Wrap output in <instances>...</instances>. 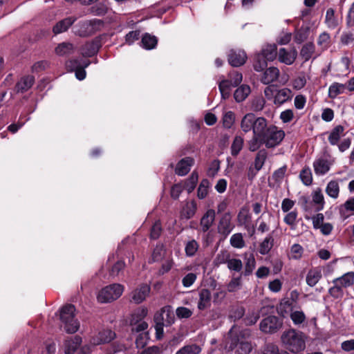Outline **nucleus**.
Here are the masks:
<instances>
[{"label": "nucleus", "mask_w": 354, "mask_h": 354, "mask_svg": "<svg viewBox=\"0 0 354 354\" xmlns=\"http://www.w3.org/2000/svg\"><path fill=\"white\" fill-rule=\"evenodd\" d=\"M246 330L236 333L234 327L229 332V340L227 342L228 348L231 351L236 349L237 354H249L252 346L251 344L245 339V335H248Z\"/></svg>", "instance_id": "f257e3e1"}, {"label": "nucleus", "mask_w": 354, "mask_h": 354, "mask_svg": "<svg viewBox=\"0 0 354 354\" xmlns=\"http://www.w3.org/2000/svg\"><path fill=\"white\" fill-rule=\"evenodd\" d=\"M281 341L288 350L295 353L304 351L306 347L303 333L294 329L284 332Z\"/></svg>", "instance_id": "f03ea898"}, {"label": "nucleus", "mask_w": 354, "mask_h": 354, "mask_svg": "<svg viewBox=\"0 0 354 354\" xmlns=\"http://www.w3.org/2000/svg\"><path fill=\"white\" fill-rule=\"evenodd\" d=\"M75 307L73 304L64 306L60 310L61 326L67 333H75L80 327V323L75 318Z\"/></svg>", "instance_id": "7ed1b4c3"}, {"label": "nucleus", "mask_w": 354, "mask_h": 354, "mask_svg": "<svg viewBox=\"0 0 354 354\" xmlns=\"http://www.w3.org/2000/svg\"><path fill=\"white\" fill-rule=\"evenodd\" d=\"M104 26V21L98 19H93L80 21L75 27V35L85 37L95 34L100 31Z\"/></svg>", "instance_id": "20e7f679"}, {"label": "nucleus", "mask_w": 354, "mask_h": 354, "mask_svg": "<svg viewBox=\"0 0 354 354\" xmlns=\"http://www.w3.org/2000/svg\"><path fill=\"white\" fill-rule=\"evenodd\" d=\"M124 287L119 283H113L103 288L97 297L100 303H110L118 299L122 294Z\"/></svg>", "instance_id": "39448f33"}, {"label": "nucleus", "mask_w": 354, "mask_h": 354, "mask_svg": "<svg viewBox=\"0 0 354 354\" xmlns=\"http://www.w3.org/2000/svg\"><path fill=\"white\" fill-rule=\"evenodd\" d=\"M284 137L285 133L283 130L274 125H270L261 140L267 148H273L279 145Z\"/></svg>", "instance_id": "423d86ee"}, {"label": "nucleus", "mask_w": 354, "mask_h": 354, "mask_svg": "<svg viewBox=\"0 0 354 354\" xmlns=\"http://www.w3.org/2000/svg\"><path fill=\"white\" fill-rule=\"evenodd\" d=\"M282 326L281 321L276 316L270 315L260 322V330L265 333H274Z\"/></svg>", "instance_id": "0eeeda50"}, {"label": "nucleus", "mask_w": 354, "mask_h": 354, "mask_svg": "<svg viewBox=\"0 0 354 354\" xmlns=\"http://www.w3.org/2000/svg\"><path fill=\"white\" fill-rule=\"evenodd\" d=\"M115 333L111 330L105 329L99 331L97 334L94 335L91 339V343L93 345H100L102 344H107L114 339Z\"/></svg>", "instance_id": "6e6552de"}, {"label": "nucleus", "mask_w": 354, "mask_h": 354, "mask_svg": "<svg viewBox=\"0 0 354 354\" xmlns=\"http://www.w3.org/2000/svg\"><path fill=\"white\" fill-rule=\"evenodd\" d=\"M168 307H163L160 311L157 312L154 315L156 336L158 339H160L163 337L165 326V313L167 312Z\"/></svg>", "instance_id": "1a4fd4ad"}, {"label": "nucleus", "mask_w": 354, "mask_h": 354, "mask_svg": "<svg viewBox=\"0 0 354 354\" xmlns=\"http://www.w3.org/2000/svg\"><path fill=\"white\" fill-rule=\"evenodd\" d=\"M234 225L232 223V216L230 213L224 214L221 218L218 225V232L219 234L227 236L234 229Z\"/></svg>", "instance_id": "9d476101"}, {"label": "nucleus", "mask_w": 354, "mask_h": 354, "mask_svg": "<svg viewBox=\"0 0 354 354\" xmlns=\"http://www.w3.org/2000/svg\"><path fill=\"white\" fill-rule=\"evenodd\" d=\"M149 292L150 287L147 284H142L132 291L131 301L135 304H140L149 295Z\"/></svg>", "instance_id": "9b49d317"}, {"label": "nucleus", "mask_w": 354, "mask_h": 354, "mask_svg": "<svg viewBox=\"0 0 354 354\" xmlns=\"http://www.w3.org/2000/svg\"><path fill=\"white\" fill-rule=\"evenodd\" d=\"M297 53L296 50H287L285 48H281L278 51V59L281 63L286 65H291L296 59Z\"/></svg>", "instance_id": "f8f14e48"}, {"label": "nucleus", "mask_w": 354, "mask_h": 354, "mask_svg": "<svg viewBox=\"0 0 354 354\" xmlns=\"http://www.w3.org/2000/svg\"><path fill=\"white\" fill-rule=\"evenodd\" d=\"M247 59L245 53L243 50H231L228 55V62L230 65L238 67L243 65Z\"/></svg>", "instance_id": "ddd939ff"}, {"label": "nucleus", "mask_w": 354, "mask_h": 354, "mask_svg": "<svg viewBox=\"0 0 354 354\" xmlns=\"http://www.w3.org/2000/svg\"><path fill=\"white\" fill-rule=\"evenodd\" d=\"M194 160L191 157H186L181 159L176 165L175 172L178 176H185L194 165Z\"/></svg>", "instance_id": "4468645a"}, {"label": "nucleus", "mask_w": 354, "mask_h": 354, "mask_svg": "<svg viewBox=\"0 0 354 354\" xmlns=\"http://www.w3.org/2000/svg\"><path fill=\"white\" fill-rule=\"evenodd\" d=\"M279 77V70L277 67L268 68L263 73L261 82L263 84H270L278 80Z\"/></svg>", "instance_id": "2eb2a0df"}, {"label": "nucleus", "mask_w": 354, "mask_h": 354, "mask_svg": "<svg viewBox=\"0 0 354 354\" xmlns=\"http://www.w3.org/2000/svg\"><path fill=\"white\" fill-rule=\"evenodd\" d=\"M292 93L290 89L283 88L276 91L274 95V104L280 106L288 100H291Z\"/></svg>", "instance_id": "dca6fc26"}, {"label": "nucleus", "mask_w": 354, "mask_h": 354, "mask_svg": "<svg viewBox=\"0 0 354 354\" xmlns=\"http://www.w3.org/2000/svg\"><path fill=\"white\" fill-rule=\"evenodd\" d=\"M313 168L317 175H324L330 170V163L326 158H319L314 161Z\"/></svg>", "instance_id": "f3484780"}, {"label": "nucleus", "mask_w": 354, "mask_h": 354, "mask_svg": "<svg viewBox=\"0 0 354 354\" xmlns=\"http://www.w3.org/2000/svg\"><path fill=\"white\" fill-rule=\"evenodd\" d=\"M215 215V211L212 209H209L202 216L200 224L203 232H206L211 227L214 221Z\"/></svg>", "instance_id": "a211bd4d"}, {"label": "nucleus", "mask_w": 354, "mask_h": 354, "mask_svg": "<svg viewBox=\"0 0 354 354\" xmlns=\"http://www.w3.org/2000/svg\"><path fill=\"white\" fill-rule=\"evenodd\" d=\"M75 17H66L58 21L53 28V31L55 35L66 31L73 23L76 21Z\"/></svg>", "instance_id": "6ab92c4d"}, {"label": "nucleus", "mask_w": 354, "mask_h": 354, "mask_svg": "<svg viewBox=\"0 0 354 354\" xmlns=\"http://www.w3.org/2000/svg\"><path fill=\"white\" fill-rule=\"evenodd\" d=\"M268 127L267 120L264 118L259 117L256 118L252 129L253 135L261 138L265 134L267 129H268Z\"/></svg>", "instance_id": "aec40b11"}, {"label": "nucleus", "mask_w": 354, "mask_h": 354, "mask_svg": "<svg viewBox=\"0 0 354 354\" xmlns=\"http://www.w3.org/2000/svg\"><path fill=\"white\" fill-rule=\"evenodd\" d=\"M354 283V272H348L340 277L333 280V283H337L343 289L351 286Z\"/></svg>", "instance_id": "412c9836"}, {"label": "nucleus", "mask_w": 354, "mask_h": 354, "mask_svg": "<svg viewBox=\"0 0 354 354\" xmlns=\"http://www.w3.org/2000/svg\"><path fill=\"white\" fill-rule=\"evenodd\" d=\"M211 305V292L207 289H202L199 292V301L198 303V308L199 310H203Z\"/></svg>", "instance_id": "4be33fe9"}, {"label": "nucleus", "mask_w": 354, "mask_h": 354, "mask_svg": "<svg viewBox=\"0 0 354 354\" xmlns=\"http://www.w3.org/2000/svg\"><path fill=\"white\" fill-rule=\"evenodd\" d=\"M81 343H82V338L78 335H76L73 337H71L69 339H67L64 344L65 353L66 354L74 353L77 351L78 347L80 346Z\"/></svg>", "instance_id": "5701e85b"}, {"label": "nucleus", "mask_w": 354, "mask_h": 354, "mask_svg": "<svg viewBox=\"0 0 354 354\" xmlns=\"http://www.w3.org/2000/svg\"><path fill=\"white\" fill-rule=\"evenodd\" d=\"M344 136V127L342 125L335 127L329 133L328 142L331 145H337L340 138Z\"/></svg>", "instance_id": "b1692460"}, {"label": "nucleus", "mask_w": 354, "mask_h": 354, "mask_svg": "<svg viewBox=\"0 0 354 354\" xmlns=\"http://www.w3.org/2000/svg\"><path fill=\"white\" fill-rule=\"evenodd\" d=\"M35 82V77L32 75L23 77L16 84L17 91L24 93L31 88Z\"/></svg>", "instance_id": "393cba45"}, {"label": "nucleus", "mask_w": 354, "mask_h": 354, "mask_svg": "<svg viewBox=\"0 0 354 354\" xmlns=\"http://www.w3.org/2000/svg\"><path fill=\"white\" fill-rule=\"evenodd\" d=\"M197 205L194 201L187 202L180 212V217L185 219H189L194 216L196 212Z\"/></svg>", "instance_id": "a878e982"}, {"label": "nucleus", "mask_w": 354, "mask_h": 354, "mask_svg": "<svg viewBox=\"0 0 354 354\" xmlns=\"http://www.w3.org/2000/svg\"><path fill=\"white\" fill-rule=\"evenodd\" d=\"M322 277L321 270L318 268H315L308 272L306 281L309 286L313 287L319 282Z\"/></svg>", "instance_id": "bb28decb"}, {"label": "nucleus", "mask_w": 354, "mask_h": 354, "mask_svg": "<svg viewBox=\"0 0 354 354\" xmlns=\"http://www.w3.org/2000/svg\"><path fill=\"white\" fill-rule=\"evenodd\" d=\"M311 196L313 203L315 205L316 211L319 212L322 210L324 207L325 201L322 189L320 188H317L312 192Z\"/></svg>", "instance_id": "cd10ccee"}, {"label": "nucleus", "mask_w": 354, "mask_h": 354, "mask_svg": "<svg viewBox=\"0 0 354 354\" xmlns=\"http://www.w3.org/2000/svg\"><path fill=\"white\" fill-rule=\"evenodd\" d=\"M256 118L254 114L249 113L245 114L241 120V128L245 132L248 133L253 129Z\"/></svg>", "instance_id": "c85d7f7f"}, {"label": "nucleus", "mask_w": 354, "mask_h": 354, "mask_svg": "<svg viewBox=\"0 0 354 354\" xmlns=\"http://www.w3.org/2000/svg\"><path fill=\"white\" fill-rule=\"evenodd\" d=\"M251 218L252 216L249 208L245 206L241 207L237 216L239 224L240 225H244L246 227L249 225Z\"/></svg>", "instance_id": "c756f323"}, {"label": "nucleus", "mask_w": 354, "mask_h": 354, "mask_svg": "<svg viewBox=\"0 0 354 354\" xmlns=\"http://www.w3.org/2000/svg\"><path fill=\"white\" fill-rule=\"evenodd\" d=\"M250 92V87L248 85L243 84L235 90L234 97L236 102H241L247 98Z\"/></svg>", "instance_id": "7c9ffc66"}, {"label": "nucleus", "mask_w": 354, "mask_h": 354, "mask_svg": "<svg viewBox=\"0 0 354 354\" xmlns=\"http://www.w3.org/2000/svg\"><path fill=\"white\" fill-rule=\"evenodd\" d=\"M147 315V309L145 308H139L136 309L131 315L129 324L131 326L138 322H142Z\"/></svg>", "instance_id": "2f4dec72"}, {"label": "nucleus", "mask_w": 354, "mask_h": 354, "mask_svg": "<svg viewBox=\"0 0 354 354\" xmlns=\"http://www.w3.org/2000/svg\"><path fill=\"white\" fill-rule=\"evenodd\" d=\"M158 43V39L156 36L149 33H145L141 39L142 48L147 50H151L156 48Z\"/></svg>", "instance_id": "473e14b6"}, {"label": "nucleus", "mask_w": 354, "mask_h": 354, "mask_svg": "<svg viewBox=\"0 0 354 354\" xmlns=\"http://www.w3.org/2000/svg\"><path fill=\"white\" fill-rule=\"evenodd\" d=\"M277 55L278 52L275 44H268L262 49V55L267 61H273Z\"/></svg>", "instance_id": "72a5a7b5"}, {"label": "nucleus", "mask_w": 354, "mask_h": 354, "mask_svg": "<svg viewBox=\"0 0 354 354\" xmlns=\"http://www.w3.org/2000/svg\"><path fill=\"white\" fill-rule=\"evenodd\" d=\"M98 44L97 41H91L86 43L82 47V54L84 57H91L98 51Z\"/></svg>", "instance_id": "f704fd0d"}, {"label": "nucleus", "mask_w": 354, "mask_h": 354, "mask_svg": "<svg viewBox=\"0 0 354 354\" xmlns=\"http://www.w3.org/2000/svg\"><path fill=\"white\" fill-rule=\"evenodd\" d=\"M339 190L340 188L338 181L333 180L328 182L325 191L328 196L336 199L339 196Z\"/></svg>", "instance_id": "c9c22d12"}, {"label": "nucleus", "mask_w": 354, "mask_h": 354, "mask_svg": "<svg viewBox=\"0 0 354 354\" xmlns=\"http://www.w3.org/2000/svg\"><path fill=\"white\" fill-rule=\"evenodd\" d=\"M232 87H234L233 84L230 80H223L219 82L218 88L223 99L226 100L229 98Z\"/></svg>", "instance_id": "e433bc0d"}, {"label": "nucleus", "mask_w": 354, "mask_h": 354, "mask_svg": "<svg viewBox=\"0 0 354 354\" xmlns=\"http://www.w3.org/2000/svg\"><path fill=\"white\" fill-rule=\"evenodd\" d=\"M74 46L71 43L62 42L55 48V53L59 56L68 55L73 53Z\"/></svg>", "instance_id": "4c0bfd02"}, {"label": "nucleus", "mask_w": 354, "mask_h": 354, "mask_svg": "<svg viewBox=\"0 0 354 354\" xmlns=\"http://www.w3.org/2000/svg\"><path fill=\"white\" fill-rule=\"evenodd\" d=\"M346 88V84L335 82L328 88V95L330 98H335L339 94L343 93Z\"/></svg>", "instance_id": "58836bf2"}, {"label": "nucleus", "mask_w": 354, "mask_h": 354, "mask_svg": "<svg viewBox=\"0 0 354 354\" xmlns=\"http://www.w3.org/2000/svg\"><path fill=\"white\" fill-rule=\"evenodd\" d=\"M315 45L312 42L304 44L300 51V55L304 61L309 60L315 53Z\"/></svg>", "instance_id": "ea45409f"}, {"label": "nucleus", "mask_w": 354, "mask_h": 354, "mask_svg": "<svg viewBox=\"0 0 354 354\" xmlns=\"http://www.w3.org/2000/svg\"><path fill=\"white\" fill-rule=\"evenodd\" d=\"M201 351V348L196 344L185 345L176 351L175 354H199Z\"/></svg>", "instance_id": "a19ab883"}, {"label": "nucleus", "mask_w": 354, "mask_h": 354, "mask_svg": "<svg viewBox=\"0 0 354 354\" xmlns=\"http://www.w3.org/2000/svg\"><path fill=\"white\" fill-rule=\"evenodd\" d=\"M268 157V152L263 149L258 151L254 160V167L257 171H259L263 166Z\"/></svg>", "instance_id": "79ce46f5"}, {"label": "nucleus", "mask_w": 354, "mask_h": 354, "mask_svg": "<svg viewBox=\"0 0 354 354\" xmlns=\"http://www.w3.org/2000/svg\"><path fill=\"white\" fill-rule=\"evenodd\" d=\"M274 243V239L271 235L267 236L259 246V253L267 254L272 249Z\"/></svg>", "instance_id": "37998d69"}, {"label": "nucleus", "mask_w": 354, "mask_h": 354, "mask_svg": "<svg viewBox=\"0 0 354 354\" xmlns=\"http://www.w3.org/2000/svg\"><path fill=\"white\" fill-rule=\"evenodd\" d=\"M227 268L231 271L240 272L243 270L241 260L235 258H228L225 261Z\"/></svg>", "instance_id": "c03bdc74"}, {"label": "nucleus", "mask_w": 354, "mask_h": 354, "mask_svg": "<svg viewBox=\"0 0 354 354\" xmlns=\"http://www.w3.org/2000/svg\"><path fill=\"white\" fill-rule=\"evenodd\" d=\"M198 248L199 244L196 240L192 239L188 241L185 243V252L186 256L189 257H194L198 251Z\"/></svg>", "instance_id": "a18cd8bd"}, {"label": "nucleus", "mask_w": 354, "mask_h": 354, "mask_svg": "<svg viewBox=\"0 0 354 354\" xmlns=\"http://www.w3.org/2000/svg\"><path fill=\"white\" fill-rule=\"evenodd\" d=\"M256 354H289L286 351L279 352V348L274 344H268L263 348L258 351Z\"/></svg>", "instance_id": "49530a36"}, {"label": "nucleus", "mask_w": 354, "mask_h": 354, "mask_svg": "<svg viewBox=\"0 0 354 354\" xmlns=\"http://www.w3.org/2000/svg\"><path fill=\"white\" fill-rule=\"evenodd\" d=\"M243 138L241 136H235L231 145L232 156H236L239 153L243 147Z\"/></svg>", "instance_id": "de8ad7c7"}, {"label": "nucleus", "mask_w": 354, "mask_h": 354, "mask_svg": "<svg viewBox=\"0 0 354 354\" xmlns=\"http://www.w3.org/2000/svg\"><path fill=\"white\" fill-rule=\"evenodd\" d=\"M255 259L252 254H250L248 257L246 258L244 271L242 272V274L245 276H248L251 274L254 269L255 268Z\"/></svg>", "instance_id": "09e8293b"}, {"label": "nucleus", "mask_w": 354, "mask_h": 354, "mask_svg": "<svg viewBox=\"0 0 354 354\" xmlns=\"http://www.w3.org/2000/svg\"><path fill=\"white\" fill-rule=\"evenodd\" d=\"M299 178L305 185H310L313 183L311 169L308 167H304L299 174Z\"/></svg>", "instance_id": "8fccbe9b"}, {"label": "nucleus", "mask_w": 354, "mask_h": 354, "mask_svg": "<svg viewBox=\"0 0 354 354\" xmlns=\"http://www.w3.org/2000/svg\"><path fill=\"white\" fill-rule=\"evenodd\" d=\"M198 179V173L193 171L190 177L186 180L185 183V189L188 192V193H191L195 189Z\"/></svg>", "instance_id": "3c124183"}, {"label": "nucleus", "mask_w": 354, "mask_h": 354, "mask_svg": "<svg viewBox=\"0 0 354 354\" xmlns=\"http://www.w3.org/2000/svg\"><path fill=\"white\" fill-rule=\"evenodd\" d=\"M265 104V99L263 97L258 96L252 99L251 101L250 109L255 112L261 111L264 108Z\"/></svg>", "instance_id": "603ef678"}, {"label": "nucleus", "mask_w": 354, "mask_h": 354, "mask_svg": "<svg viewBox=\"0 0 354 354\" xmlns=\"http://www.w3.org/2000/svg\"><path fill=\"white\" fill-rule=\"evenodd\" d=\"M290 319L295 325H299L306 321V315L301 310L292 311L290 315Z\"/></svg>", "instance_id": "864d4df0"}, {"label": "nucleus", "mask_w": 354, "mask_h": 354, "mask_svg": "<svg viewBox=\"0 0 354 354\" xmlns=\"http://www.w3.org/2000/svg\"><path fill=\"white\" fill-rule=\"evenodd\" d=\"M308 35L309 29L308 28H301L295 34V41L297 44H301L308 39Z\"/></svg>", "instance_id": "5fc2aeb1"}, {"label": "nucleus", "mask_w": 354, "mask_h": 354, "mask_svg": "<svg viewBox=\"0 0 354 354\" xmlns=\"http://www.w3.org/2000/svg\"><path fill=\"white\" fill-rule=\"evenodd\" d=\"M209 187V182L207 179H203L200 183L198 188L197 196L200 199L205 198L208 194V188Z\"/></svg>", "instance_id": "6e6d98bb"}, {"label": "nucleus", "mask_w": 354, "mask_h": 354, "mask_svg": "<svg viewBox=\"0 0 354 354\" xmlns=\"http://www.w3.org/2000/svg\"><path fill=\"white\" fill-rule=\"evenodd\" d=\"M241 274L238 277L233 276L227 284V290L230 292L239 290L241 287Z\"/></svg>", "instance_id": "4d7b16f0"}, {"label": "nucleus", "mask_w": 354, "mask_h": 354, "mask_svg": "<svg viewBox=\"0 0 354 354\" xmlns=\"http://www.w3.org/2000/svg\"><path fill=\"white\" fill-rule=\"evenodd\" d=\"M230 244L236 248H243L245 246V242L241 233H236L230 238Z\"/></svg>", "instance_id": "13d9d810"}, {"label": "nucleus", "mask_w": 354, "mask_h": 354, "mask_svg": "<svg viewBox=\"0 0 354 354\" xmlns=\"http://www.w3.org/2000/svg\"><path fill=\"white\" fill-rule=\"evenodd\" d=\"M71 64L75 68V77L79 80H83L86 77L85 70L80 66L79 62L77 59L70 62Z\"/></svg>", "instance_id": "bf43d9fd"}, {"label": "nucleus", "mask_w": 354, "mask_h": 354, "mask_svg": "<svg viewBox=\"0 0 354 354\" xmlns=\"http://www.w3.org/2000/svg\"><path fill=\"white\" fill-rule=\"evenodd\" d=\"M263 144L261 137L253 135L252 138L248 142V149L252 152L258 150Z\"/></svg>", "instance_id": "052dcab7"}, {"label": "nucleus", "mask_w": 354, "mask_h": 354, "mask_svg": "<svg viewBox=\"0 0 354 354\" xmlns=\"http://www.w3.org/2000/svg\"><path fill=\"white\" fill-rule=\"evenodd\" d=\"M328 293L333 298L339 299L343 297L344 290L338 284L333 283V286L329 288Z\"/></svg>", "instance_id": "680f3d73"}, {"label": "nucleus", "mask_w": 354, "mask_h": 354, "mask_svg": "<svg viewBox=\"0 0 354 354\" xmlns=\"http://www.w3.org/2000/svg\"><path fill=\"white\" fill-rule=\"evenodd\" d=\"M326 23L329 28H335L337 25L335 18L334 10L332 8L328 9L326 13Z\"/></svg>", "instance_id": "e2e57ef3"}, {"label": "nucleus", "mask_w": 354, "mask_h": 354, "mask_svg": "<svg viewBox=\"0 0 354 354\" xmlns=\"http://www.w3.org/2000/svg\"><path fill=\"white\" fill-rule=\"evenodd\" d=\"M234 113L232 111H227L223 118V126L227 129L231 128L234 122Z\"/></svg>", "instance_id": "0e129e2a"}, {"label": "nucleus", "mask_w": 354, "mask_h": 354, "mask_svg": "<svg viewBox=\"0 0 354 354\" xmlns=\"http://www.w3.org/2000/svg\"><path fill=\"white\" fill-rule=\"evenodd\" d=\"M107 11V6L102 3H98L91 8V12L97 16H103L106 14Z\"/></svg>", "instance_id": "69168bd1"}, {"label": "nucleus", "mask_w": 354, "mask_h": 354, "mask_svg": "<svg viewBox=\"0 0 354 354\" xmlns=\"http://www.w3.org/2000/svg\"><path fill=\"white\" fill-rule=\"evenodd\" d=\"M242 74L234 71L230 73L229 79L227 80L232 82L233 86H237L242 82Z\"/></svg>", "instance_id": "338daca9"}, {"label": "nucleus", "mask_w": 354, "mask_h": 354, "mask_svg": "<svg viewBox=\"0 0 354 354\" xmlns=\"http://www.w3.org/2000/svg\"><path fill=\"white\" fill-rule=\"evenodd\" d=\"M49 67V62L46 60H41L36 62L32 66V71L34 73H39Z\"/></svg>", "instance_id": "774afa93"}]
</instances>
